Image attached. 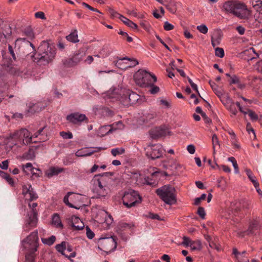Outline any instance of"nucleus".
Instances as JSON below:
<instances>
[{"label":"nucleus","instance_id":"6","mask_svg":"<svg viewBox=\"0 0 262 262\" xmlns=\"http://www.w3.org/2000/svg\"><path fill=\"white\" fill-rule=\"evenodd\" d=\"M117 93L120 94V96L118 97L119 101L124 105L135 104L140 97L137 93L124 88L117 89Z\"/></svg>","mask_w":262,"mask_h":262},{"label":"nucleus","instance_id":"40","mask_svg":"<svg viewBox=\"0 0 262 262\" xmlns=\"http://www.w3.org/2000/svg\"><path fill=\"white\" fill-rule=\"evenodd\" d=\"M27 196L28 198L27 199L29 200L30 201L35 200L38 198L36 193L34 191L32 188L30 189V191L29 192Z\"/></svg>","mask_w":262,"mask_h":262},{"label":"nucleus","instance_id":"33","mask_svg":"<svg viewBox=\"0 0 262 262\" xmlns=\"http://www.w3.org/2000/svg\"><path fill=\"white\" fill-rule=\"evenodd\" d=\"M41 242L45 245L48 246L52 245L56 241V237L52 235L49 238H41Z\"/></svg>","mask_w":262,"mask_h":262},{"label":"nucleus","instance_id":"30","mask_svg":"<svg viewBox=\"0 0 262 262\" xmlns=\"http://www.w3.org/2000/svg\"><path fill=\"white\" fill-rule=\"evenodd\" d=\"M221 100L226 107L230 106L234 102L228 95H225L221 97Z\"/></svg>","mask_w":262,"mask_h":262},{"label":"nucleus","instance_id":"50","mask_svg":"<svg viewBox=\"0 0 262 262\" xmlns=\"http://www.w3.org/2000/svg\"><path fill=\"white\" fill-rule=\"evenodd\" d=\"M146 216L149 219H152V220H157L158 221H161L162 219L160 218L159 215L158 214H155L154 213L149 212L147 215Z\"/></svg>","mask_w":262,"mask_h":262},{"label":"nucleus","instance_id":"44","mask_svg":"<svg viewBox=\"0 0 262 262\" xmlns=\"http://www.w3.org/2000/svg\"><path fill=\"white\" fill-rule=\"evenodd\" d=\"M215 56L223 58L224 56V51L223 48L217 47L215 49Z\"/></svg>","mask_w":262,"mask_h":262},{"label":"nucleus","instance_id":"62","mask_svg":"<svg viewBox=\"0 0 262 262\" xmlns=\"http://www.w3.org/2000/svg\"><path fill=\"white\" fill-rule=\"evenodd\" d=\"M233 253L235 255L237 259H239L243 254L246 253V251H244L242 253H239L236 248H234L233 250Z\"/></svg>","mask_w":262,"mask_h":262},{"label":"nucleus","instance_id":"14","mask_svg":"<svg viewBox=\"0 0 262 262\" xmlns=\"http://www.w3.org/2000/svg\"><path fill=\"white\" fill-rule=\"evenodd\" d=\"M68 224L71 226L73 230L79 231L84 229V225L81 220L75 215H72L68 219Z\"/></svg>","mask_w":262,"mask_h":262},{"label":"nucleus","instance_id":"15","mask_svg":"<svg viewBox=\"0 0 262 262\" xmlns=\"http://www.w3.org/2000/svg\"><path fill=\"white\" fill-rule=\"evenodd\" d=\"M67 120L70 122L76 124L87 120L86 116L79 113H72L67 116Z\"/></svg>","mask_w":262,"mask_h":262},{"label":"nucleus","instance_id":"49","mask_svg":"<svg viewBox=\"0 0 262 262\" xmlns=\"http://www.w3.org/2000/svg\"><path fill=\"white\" fill-rule=\"evenodd\" d=\"M108 11L109 13L110 14L111 17L112 18H115L116 17H118L119 18V15H120V14H119L117 11H116L113 8H112L111 7L108 8Z\"/></svg>","mask_w":262,"mask_h":262},{"label":"nucleus","instance_id":"52","mask_svg":"<svg viewBox=\"0 0 262 262\" xmlns=\"http://www.w3.org/2000/svg\"><path fill=\"white\" fill-rule=\"evenodd\" d=\"M248 115L252 120L256 121L258 119V116L251 110H248Z\"/></svg>","mask_w":262,"mask_h":262},{"label":"nucleus","instance_id":"41","mask_svg":"<svg viewBox=\"0 0 262 262\" xmlns=\"http://www.w3.org/2000/svg\"><path fill=\"white\" fill-rule=\"evenodd\" d=\"M72 59L73 61L74 66H75L82 60V55L80 53H77L72 57Z\"/></svg>","mask_w":262,"mask_h":262},{"label":"nucleus","instance_id":"38","mask_svg":"<svg viewBox=\"0 0 262 262\" xmlns=\"http://www.w3.org/2000/svg\"><path fill=\"white\" fill-rule=\"evenodd\" d=\"M125 152V149L123 148H115L111 150V154L114 157L117 155H122Z\"/></svg>","mask_w":262,"mask_h":262},{"label":"nucleus","instance_id":"32","mask_svg":"<svg viewBox=\"0 0 262 262\" xmlns=\"http://www.w3.org/2000/svg\"><path fill=\"white\" fill-rule=\"evenodd\" d=\"M22 168L24 172L27 174H29L30 172L32 173L34 169V168L31 163H27L25 165H23Z\"/></svg>","mask_w":262,"mask_h":262},{"label":"nucleus","instance_id":"27","mask_svg":"<svg viewBox=\"0 0 262 262\" xmlns=\"http://www.w3.org/2000/svg\"><path fill=\"white\" fill-rule=\"evenodd\" d=\"M123 60H127V59H123V58H119L118 60L114 61L113 62L117 68L122 70H126L127 69V62H124Z\"/></svg>","mask_w":262,"mask_h":262},{"label":"nucleus","instance_id":"16","mask_svg":"<svg viewBox=\"0 0 262 262\" xmlns=\"http://www.w3.org/2000/svg\"><path fill=\"white\" fill-rule=\"evenodd\" d=\"M167 129L164 126L156 127L149 131V135L151 138L156 139L159 137L165 136L167 134Z\"/></svg>","mask_w":262,"mask_h":262},{"label":"nucleus","instance_id":"36","mask_svg":"<svg viewBox=\"0 0 262 262\" xmlns=\"http://www.w3.org/2000/svg\"><path fill=\"white\" fill-rule=\"evenodd\" d=\"M190 247L192 250H200L202 248V244L200 241H192L190 243Z\"/></svg>","mask_w":262,"mask_h":262},{"label":"nucleus","instance_id":"35","mask_svg":"<svg viewBox=\"0 0 262 262\" xmlns=\"http://www.w3.org/2000/svg\"><path fill=\"white\" fill-rule=\"evenodd\" d=\"M18 143V142H17V140L15 139H10V135L7 139L6 145L10 149H12L14 146L17 145Z\"/></svg>","mask_w":262,"mask_h":262},{"label":"nucleus","instance_id":"19","mask_svg":"<svg viewBox=\"0 0 262 262\" xmlns=\"http://www.w3.org/2000/svg\"><path fill=\"white\" fill-rule=\"evenodd\" d=\"M56 250L62 255H65L66 257L69 258L74 257L76 256V253L75 252H72L69 255H66L64 251L66 250V242H62L61 244H58L56 246Z\"/></svg>","mask_w":262,"mask_h":262},{"label":"nucleus","instance_id":"11","mask_svg":"<svg viewBox=\"0 0 262 262\" xmlns=\"http://www.w3.org/2000/svg\"><path fill=\"white\" fill-rule=\"evenodd\" d=\"M146 155L152 160L160 158L163 154V147L161 144L149 145L145 148Z\"/></svg>","mask_w":262,"mask_h":262},{"label":"nucleus","instance_id":"60","mask_svg":"<svg viewBox=\"0 0 262 262\" xmlns=\"http://www.w3.org/2000/svg\"><path fill=\"white\" fill-rule=\"evenodd\" d=\"M183 239V241L182 242V245L186 246H190V243L192 242V241L189 237H186V236H184Z\"/></svg>","mask_w":262,"mask_h":262},{"label":"nucleus","instance_id":"47","mask_svg":"<svg viewBox=\"0 0 262 262\" xmlns=\"http://www.w3.org/2000/svg\"><path fill=\"white\" fill-rule=\"evenodd\" d=\"M197 214L202 219H204L206 215L204 208L202 207H199L198 209Z\"/></svg>","mask_w":262,"mask_h":262},{"label":"nucleus","instance_id":"59","mask_svg":"<svg viewBox=\"0 0 262 262\" xmlns=\"http://www.w3.org/2000/svg\"><path fill=\"white\" fill-rule=\"evenodd\" d=\"M82 5L84 6L85 7H86V8L90 9V10L91 11H95V12H97L98 13H99L100 14H101L102 13L99 11L97 9H96V8H94L92 7H91L90 5H89V4L84 3V2H83L82 3Z\"/></svg>","mask_w":262,"mask_h":262},{"label":"nucleus","instance_id":"24","mask_svg":"<svg viewBox=\"0 0 262 262\" xmlns=\"http://www.w3.org/2000/svg\"><path fill=\"white\" fill-rule=\"evenodd\" d=\"M247 176H248L249 180L253 183L254 186L257 188L259 186L258 183L257 182L255 177L253 174L252 172L250 169L246 168L245 170Z\"/></svg>","mask_w":262,"mask_h":262},{"label":"nucleus","instance_id":"1","mask_svg":"<svg viewBox=\"0 0 262 262\" xmlns=\"http://www.w3.org/2000/svg\"><path fill=\"white\" fill-rule=\"evenodd\" d=\"M224 11L233 15L241 19L248 20L251 15V11L248 9L246 5L238 1H229L224 3Z\"/></svg>","mask_w":262,"mask_h":262},{"label":"nucleus","instance_id":"18","mask_svg":"<svg viewBox=\"0 0 262 262\" xmlns=\"http://www.w3.org/2000/svg\"><path fill=\"white\" fill-rule=\"evenodd\" d=\"M96 149L94 150L89 151L86 149H81L77 151L75 153V155L77 157H88L91 156L94 152L99 151L103 149L102 147H95Z\"/></svg>","mask_w":262,"mask_h":262},{"label":"nucleus","instance_id":"37","mask_svg":"<svg viewBox=\"0 0 262 262\" xmlns=\"http://www.w3.org/2000/svg\"><path fill=\"white\" fill-rule=\"evenodd\" d=\"M123 59H127V60L130 62V63L127 62V69L128 68L134 67L139 63L138 61L136 59L124 57Z\"/></svg>","mask_w":262,"mask_h":262},{"label":"nucleus","instance_id":"13","mask_svg":"<svg viewBox=\"0 0 262 262\" xmlns=\"http://www.w3.org/2000/svg\"><path fill=\"white\" fill-rule=\"evenodd\" d=\"M4 51L2 52L3 63L2 66L3 69L11 74L17 75L20 72L19 68L12 64V60L11 59H7L5 57L4 54Z\"/></svg>","mask_w":262,"mask_h":262},{"label":"nucleus","instance_id":"57","mask_svg":"<svg viewBox=\"0 0 262 262\" xmlns=\"http://www.w3.org/2000/svg\"><path fill=\"white\" fill-rule=\"evenodd\" d=\"M140 25L145 30H146L147 31H149L150 26L147 21L145 20L141 21L140 23Z\"/></svg>","mask_w":262,"mask_h":262},{"label":"nucleus","instance_id":"45","mask_svg":"<svg viewBox=\"0 0 262 262\" xmlns=\"http://www.w3.org/2000/svg\"><path fill=\"white\" fill-rule=\"evenodd\" d=\"M60 135L64 139H70L73 138V135L72 133L70 132H61L60 133Z\"/></svg>","mask_w":262,"mask_h":262},{"label":"nucleus","instance_id":"9","mask_svg":"<svg viewBox=\"0 0 262 262\" xmlns=\"http://www.w3.org/2000/svg\"><path fill=\"white\" fill-rule=\"evenodd\" d=\"M22 247L26 250L37 251L38 247V231L35 230L21 242Z\"/></svg>","mask_w":262,"mask_h":262},{"label":"nucleus","instance_id":"29","mask_svg":"<svg viewBox=\"0 0 262 262\" xmlns=\"http://www.w3.org/2000/svg\"><path fill=\"white\" fill-rule=\"evenodd\" d=\"M119 227L122 230H131L135 227V224L133 222L125 223L121 222L119 224Z\"/></svg>","mask_w":262,"mask_h":262},{"label":"nucleus","instance_id":"31","mask_svg":"<svg viewBox=\"0 0 262 262\" xmlns=\"http://www.w3.org/2000/svg\"><path fill=\"white\" fill-rule=\"evenodd\" d=\"M168 162L172 170H178L181 167V165L175 159H169Z\"/></svg>","mask_w":262,"mask_h":262},{"label":"nucleus","instance_id":"39","mask_svg":"<svg viewBox=\"0 0 262 262\" xmlns=\"http://www.w3.org/2000/svg\"><path fill=\"white\" fill-rule=\"evenodd\" d=\"M63 66L65 67H72L74 66L73 61L71 58H67L62 60V61Z\"/></svg>","mask_w":262,"mask_h":262},{"label":"nucleus","instance_id":"4","mask_svg":"<svg viewBox=\"0 0 262 262\" xmlns=\"http://www.w3.org/2000/svg\"><path fill=\"white\" fill-rule=\"evenodd\" d=\"M157 194L168 205H173L177 202L176 189L170 185H164L156 191Z\"/></svg>","mask_w":262,"mask_h":262},{"label":"nucleus","instance_id":"48","mask_svg":"<svg viewBox=\"0 0 262 262\" xmlns=\"http://www.w3.org/2000/svg\"><path fill=\"white\" fill-rule=\"evenodd\" d=\"M124 125L121 121H118L117 122H115L112 125V128H114L115 129H122L123 128Z\"/></svg>","mask_w":262,"mask_h":262},{"label":"nucleus","instance_id":"63","mask_svg":"<svg viewBox=\"0 0 262 262\" xmlns=\"http://www.w3.org/2000/svg\"><path fill=\"white\" fill-rule=\"evenodd\" d=\"M243 207L246 209H249L251 207V202L247 200H245L243 201L242 204Z\"/></svg>","mask_w":262,"mask_h":262},{"label":"nucleus","instance_id":"22","mask_svg":"<svg viewBox=\"0 0 262 262\" xmlns=\"http://www.w3.org/2000/svg\"><path fill=\"white\" fill-rule=\"evenodd\" d=\"M35 157V149L33 147L30 148L28 151L24 153L22 156V158L26 160H32Z\"/></svg>","mask_w":262,"mask_h":262},{"label":"nucleus","instance_id":"3","mask_svg":"<svg viewBox=\"0 0 262 262\" xmlns=\"http://www.w3.org/2000/svg\"><path fill=\"white\" fill-rule=\"evenodd\" d=\"M56 54L55 49L48 42L42 41L38 48V53L36 56H31L34 62L38 64H46L51 61Z\"/></svg>","mask_w":262,"mask_h":262},{"label":"nucleus","instance_id":"5","mask_svg":"<svg viewBox=\"0 0 262 262\" xmlns=\"http://www.w3.org/2000/svg\"><path fill=\"white\" fill-rule=\"evenodd\" d=\"M134 77L137 84L142 87L152 85L157 81V77L155 75L143 70L138 71Z\"/></svg>","mask_w":262,"mask_h":262},{"label":"nucleus","instance_id":"54","mask_svg":"<svg viewBox=\"0 0 262 262\" xmlns=\"http://www.w3.org/2000/svg\"><path fill=\"white\" fill-rule=\"evenodd\" d=\"M8 52L12 56V59H13V60L16 61V55L15 54V53H14V51L12 46H11L10 45H8Z\"/></svg>","mask_w":262,"mask_h":262},{"label":"nucleus","instance_id":"26","mask_svg":"<svg viewBox=\"0 0 262 262\" xmlns=\"http://www.w3.org/2000/svg\"><path fill=\"white\" fill-rule=\"evenodd\" d=\"M66 39H67V40L71 42H78L79 41V39H78V34L77 30H74L69 35L67 36Z\"/></svg>","mask_w":262,"mask_h":262},{"label":"nucleus","instance_id":"28","mask_svg":"<svg viewBox=\"0 0 262 262\" xmlns=\"http://www.w3.org/2000/svg\"><path fill=\"white\" fill-rule=\"evenodd\" d=\"M42 109V107L40 106L39 103L33 104L29 106L28 110V113L32 114L40 111Z\"/></svg>","mask_w":262,"mask_h":262},{"label":"nucleus","instance_id":"46","mask_svg":"<svg viewBox=\"0 0 262 262\" xmlns=\"http://www.w3.org/2000/svg\"><path fill=\"white\" fill-rule=\"evenodd\" d=\"M196 29L201 33L204 34H206L208 32V28L205 25H201L200 26H198L196 27Z\"/></svg>","mask_w":262,"mask_h":262},{"label":"nucleus","instance_id":"2","mask_svg":"<svg viewBox=\"0 0 262 262\" xmlns=\"http://www.w3.org/2000/svg\"><path fill=\"white\" fill-rule=\"evenodd\" d=\"M113 175L112 172L96 174L91 181L92 190L98 198L105 197L108 191V183L111 182L110 177Z\"/></svg>","mask_w":262,"mask_h":262},{"label":"nucleus","instance_id":"10","mask_svg":"<svg viewBox=\"0 0 262 262\" xmlns=\"http://www.w3.org/2000/svg\"><path fill=\"white\" fill-rule=\"evenodd\" d=\"M36 203H29V206L32 209V211L28 214V219L26 220L24 227L25 230L28 231L31 228L35 227L37 225V212L35 208L37 207Z\"/></svg>","mask_w":262,"mask_h":262},{"label":"nucleus","instance_id":"20","mask_svg":"<svg viewBox=\"0 0 262 262\" xmlns=\"http://www.w3.org/2000/svg\"><path fill=\"white\" fill-rule=\"evenodd\" d=\"M28 251L26 253L25 256V262H35L36 258L35 252L37 251H33L30 250H27Z\"/></svg>","mask_w":262,"mask_h":262},{"label":"nucleus","instance_id":"53","mask_svg":"<svg viewBox=\"0 0 262 262\" xmlns=\"http://www.w3.org/2000/svg\"><path fill=\"white\" fill-rule=\"evenodd\" d=\"M240 81V79L235 75H233L231 77V81L230 82V84H237Z\"/></svg>","mask_w":262,"mask_h":262},{"label":"nucleus","instance_id":"42","mask_svg":"<svg viewBox=\"0 0 262 262\" xmlns=\"http://www.w3.org/2000/svg\"><path fill=\"white\" fill-rule=\"evenodd\" d=\"M31 188L32 186L30 184L25 185L23 186L22 193L26 198H28L27 195Z\"/></svg>","mask_w":262,"mask_h":262},{"label":"nucleus","instance_id":"7","mask_svg":"<svg viewBox=\"0 0 262 262\" xmlns=\"http://www.w3.org/2000/svg\"><path fill=\"white\" fill-rule=\"evenodd\" d=\"M123 204L127 208L135 206L142 201V198L138 191L132 189L124 192L122 198Z\"/></svg>","mask_w":262,"mask_h":262},{"label":"nucleus","instance_id":"55","mask_svg":"<svg viewBox=\"0 0 262 262\" xmlns=\"http://www.w3.org/2000/svg\"><path fill=\"white\" fill-rule=\"evenodd\" d=\"M163 28L166 31H170L173 29L174 26L168 21H165L164 24Z\"/></svg>","mask_w":262,"mask_h":262},{"label":"nucleus","instance_id":"23","mask_svg":"<svg viewBox=\"0 0 262 262\" xmlns=\"http://www.w3.org/2000/svg\"><path fill=\"white\" fill-rule=\"evenodd\" d=\"M119 19L126 26L128 27L133 28V29H137L138 26L136 24L134 23L133 21H131L129 19L126 18L122 15H119Z\"/></svg>","mask_w":262,"mask_h":262},{"label":"nucleus","instance_id":"43","mask_svg":"<svg viewBox=\"0 0 262 262\" xmlns=\"http://www.w3.org/2000/svg\"><path fill=\"white\" fill-rule=\"evenodd\" d=\"M159 102L160 105H162L165 108H169L171 106L170 103L163 98H160Z\"/></svg>","mask_w":262,"mask_h":262},{"label":"nucleus","instance_id":"17","mask_svg":"<svg viewBox=\"0 0 262 262\" xmlns=\"http://www.w3.org/2000/svg\"><path fill=\"white\" fill-rule=\"evenodd\" d=\"M64 169L59 167H51L45 172V175L48 178L57 176L59 173L64 171Z\"/></svg>","mask_w":262,"mask_h":262},{"label":"nucleus","instance_id":"21","mask_svg":"<svg viewBox=\"0 0 262 262\" xmlns=\"http://www.w3.org/2000/svg\"><path fill=\"white\" fill-rule=\"evenodd\" d=\"M221 35L219 31H216L211 36V44L213 47L218 46L220 43Z\"/></svg>","mask_w":262,"mask_h":262},{"label":"nucleus","instance_id":"8","mask_svg":"<svg viewBox=\"0 0 262 262\" xmlns=\"http://www.w3.org/2000/svg\"><path fill=\"white\" fill-rule=\"evenodd\" d=\"M33 136L31 133L26 128H21L10 134V139L17 140L21 145H27L31 143H36L37 141H32Z\"/></svg>","mask_w":262,"mask_h":262},{"label":"nucleus","instance_id":"61","mask_svg":"<svg viewBox=\"0 0 262 262\" xmlns=\"http://www.w3.org/2000/svg\"><path fill=\"white\" fill-rule=\"evenodd\" d=\"M35 17L37 18H40L41 19H45L46 17L44 13L41 11H39L35 13Z\"/></svg>","mask_w":262,"mask_h":262},{"label":"nucleus","instance_id":"34","mask_svg":"<svg viewBox=\"0 0 262 262\" xmlns=\"http://www.w3.org/2000/svg\"><path fill=\"white\" fill-rule=\"evenodd\" d=\"M212 144L213 149V154H215V149L217 147H220V144L218 138L215 134H213L212 137Z\"/></svg>","mask_w":262,"mask_h":262},{"label":"nucleus","instance_id":"51","mask_svg":"<svg viewBox=\"0 0 262 262\" xmlns=\"http://www.w3.org/2000/svg\"><path fill=\"white\" fill-rule=\"evenodd\" d=\"M85 229H86V234L87 237L89 239H92L95 236L94 233L90 229V228L89 226H86Z\"/></svg>","mask_w":262,"mask_h":262},{"label":"nucleus","instance_id":"56","mask_svg":"<svg viewBox=\"0 0 262 262\" xmlns=\"http://www.w3.org/2000/svg\"><path fill=\"white\" fill-rule=\"evenodd\" d=\"M226 107L228 110H229L231 112V113L233 115H236V114L237 113V111L236 110V109L235 108L234 102L232 103V105H231L230 106H228V107Z\"/></svg>","mask_w":262,"mask_h":262},{"label":"nucleus","instance_id":"12","mask_svg":"<svg viewBox=\"0 0 262 262\" xmlns=\"http://www.w3.org/2000/svg\"><path fill=\"white\" fill-rule=\"evenodd\" d=\"M98 244L99 246H101V249L104 251L111 252L117 246V242L113 237L100 238L98 241Z\"/></svg>","mask_w":262,"mask_h":262},{"label":"nucleus","instance_id":"25","mask_svg":"<svg viewBox=\"0 0 262 262\" xmlns=\"http://www.w3.org/2000/svg\"><path fill=\"white\" fill-rule=\"evenodd\" d=\"M52 224L57 228H63V226L61 223L60 216L57 213H54L52 216Z\"/></svg>","mask_w":262,"mask_h":262},{"label":"nucleus","instance_id":"64","mask_svg":"<svg viewBox=\"0 0 262 262\" xmlns=\"http://www.w3.org/2000/svg\"><path fill=\"white\" fill-rule=\"evenodd\" d=\"M188 151L190 154H193L195 152V148L193 145H189L187 147Z\"/></svg>","mask_w":262,"mask_h":262},{"label":"nucleus","instance_id":"58","mask_svg":"<svg viewBox=\"0 0 262 262\" xmlns=\"http://www.w3.org/2000/svg\"><path fill=\"white\" fill-rule=\"evenodd\" d=\"M149 86H151V89L149 90L151 94H155L159 92L160 89L158 86L155 85L154 84L152 85Z\"/></svg>","mask_w":262,"mask_h":262}]
</instances>
